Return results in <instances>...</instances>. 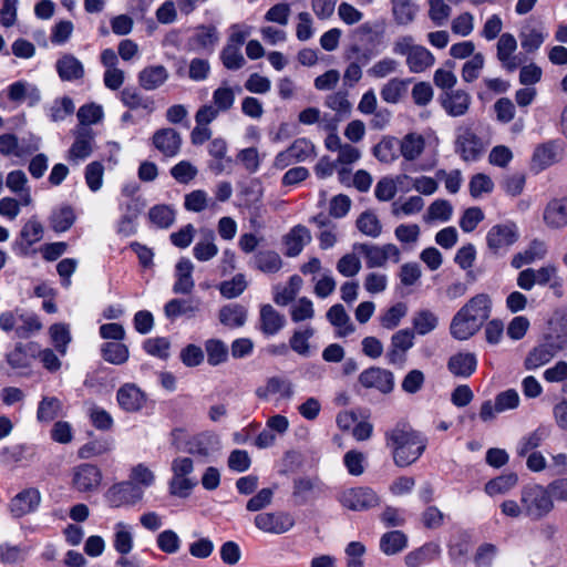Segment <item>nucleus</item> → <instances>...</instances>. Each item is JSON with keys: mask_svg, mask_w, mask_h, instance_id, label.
Segmentation results:
<instances>
[{"mask_svg": "<svg viewBox=\"0 0 567 567\" xmlns=\"http://www.w3.org/2000/svg\"><path fill=\"white\" fill-rule=\"evenodd\" d=\"M385 444L395 465L401 467L413 464L426 447L425 439L406 422H399L385 432Z\"/></svg>", "mask_w": 567, "mask_h": 567, "instance_id": "obj_1", "label": "nucleus"}, {"mask_svg": "<svg viewBox=\"0 0 567 567\" xmlns=\"http://www.w3.org/2000/svg\"><path fill=\"white\" fill-rule=\"evenodd\" d=\"M492 298L487 293L472 297L453 317L450 331L457 340H467L473 337L489 318Z\"/></svg>", "mask_w": 567, "mask_h": 567, "instance_id": "obj_2", "label": "nucleus"}, {"mask_svg": "<svg viewBox=\"0 0 567 567\" xmlns=\"http://www.w3.org/2000/svg\"><path fill=\"white\" fill-rule=\"evenodd\" d=\"M520 503L523 504L525 516L533 520L546 517L554 509V501L550 497L548 487L539 484H529L523 487Z\"/></svg>", "mask_w": 567, "mask_h": 567, "instance_id": "obj_3", "label": "nucleus"}, {"mask_svg": "<svg viewBox=\"0 0 567 567\" xmlns=\"http://www.w3.org/2000/svg\"><path fill=\"white\" fill-rule=\"evenodd\" d=\"M520 237L518 226L514 221L499 223L492 226L486 234V246L492 255L505 256Z\"/></svg>", "mask_w": 567, "mask_h": 567, "instance_id": "obj_4", "label": "nucleus"}, {"mask_svg": "<svg viewBox=\"0 0 567 567\" xmlns=\"http://www.w3.org/2000/svg\"><path fill=\"white\" fill-rule=\"evenodd\" d=\"M171 470L173 473L168 483L171 495L187 498L197 485V481L189 476L194 471L193 460L189 457H176L172 462Z\"/></svg>", "mask_w": 567, "mask_h": 567, "instance_id": "obj_5", "label": "nucleus"}, {"mask_svg": "<svg viewBox=\"0 0 567 567\" xmlns=\"http://www.w3.org/2000/svg\"><path fill=\"white\" fill-rule=\"evenodd\" d=\"M339 502L350 511L361 512L379 506L380 497L371 487L358 486L343 491Z\"/></svg>", "mask_w": 567, "mask_h": 567, "instance_id": "obj_6", "label": "nucleus"}, {"mask_svg": "<svg viewBox=\"0 0 567 567\" xmlns=\"http://www.w3.org/2000/svg\"><path fill=\"white\" fill-rule=\"evenodd\" d=\"M354 249L364 256L368 268H381L386 265L388 260L399 262L401 258L400 249L393 244L383 246L359 244L354 246Z\"/></svg>", "mask_w": 567, "mask_h": 567, "instance_id": "obj_7", "label": "nucleus"}, {"mask_svg": "<svg viewBox=\"0 0 567 567\" xmlns=\"http://www.w3.org/2000/svg\"><path fill=\"white\" fill-rule=\"evenodd\" d=\"M143 497V489L128 481L113 484L105 493L106 502L114 508L134 505L142 501Z\"/></svg>", "mask_w": 567, "mask_h": 567, "instance_id": "obj_8", "label": "nucleus"}, {"mask_svg": "<svg viewBox=\"0 0 567 567\" xmlns=\"http://www.w3.org/2000/svg\"><path fill=\"white\" fill-rule=\"evenodd\" d=\"M455 150L463 161L474 162L483 154L484 144L470 126H460L455 140Z\"/></svg>", "mask_w": 567, "mask_h": 567, "instance_id": "obj_9", "label": "nucleus"}, {"mask_svg": "<svg viewBox=\"0 0 567 567\" xmlns=\"http://www.w3.org/2000/svg\"><path fill=\"white\" fill-rule=\"evenodd\" d=\"M103 475L93 464H80L72 470V487L80 493H94L99 489Z\"/></svg>", "mask_w": 567, "mask_h": 567, "instance_id": "obj_10", "label": "nucleus"}, {"mask_svg": "<svg viewBox=\"0 0 567 567\" xmlns=\"http://www.w3.org/2000/svg\"><path fill=\"white\" fill-rule=\"evenodd\" d=\"M147 401V394L135 383H124L116 391V402L126 413H140Z\"/></svg>", "mask_w": 567, "mask_h": 567, "instance_id": "obj_11", "label": "nucleus"}, {"mask_svg": "<svg viewBox=\"0 0 567 567\" xmlns=\"http://www.w3.org/2000/svg\"><path fill=\"white\" fill-rule=\"evenodd\" d=\"M254 522L259 530L274 535L285 534L295 525L292 516L282 512L258 514Z\"/></svg>", "mask_w": 567, "mask_h": 567, "instance_id": "obj_12", "label": "nucleus"}, {"mask_svg": "<svg viewBox=\"0 0 567 567\" xmlns=\"http://www.w3.org/2000/svg\"><path fill=\"white\" fill-rule=\"evenodd\" d=\"M256 396L262 401L289 400L293 395L292 383L285 378L271 377L266 382L256 389Z\"/></svg>", "mask_w": 567, "mask_h": 567, "instance_id": "obj_13", "label": "nucleus"}, {"mask_svg": "<svg viewBox=\"0 0 567 567\" xmlns=\"http://www.w3.org/2000/svg\"><path fill=\"white\" fill-rule=\"evenodd\" d=\"M439 102L447 115L460 117L468 112L472 97L468 92L457 89L443 92Z\"/></svg>", "mask_w": 567, "mask_h": 567, "instance_id": "obj_14", "label": "nucleus"}, {"mask_svg": "<svg viewBox=\"0 0 567 567\" xmlns=\"http://www.w3.org/2000/svg\"><path fill=\"white\" fill-rule=\"evenodd\" d=\"M543 221L549 229H563L567 226V195L550 198L543 210Z\"/></svg>", "mask_w": 567, "mask_h": 567, "instance_id": "obj_15", "label": "nucleus"}, {"mask_svg": "<svg viewBox=\"0 0 567 567\" xmlns=\"http://www.w3.org/2000/svg\"><path fill=\"white\" fill-rule=\"evenodd\" d=\"M359 382L367 389H377L384 394L392 392L394 388L393 373L378 367L362 371L359 375Z\"/></svg>", "mask_w": 567, "mask_h": 567, "instance_id": "obj_16", "label": "nucleus"}, {"mask_svg": "<svg viewBox=\"0 0 567 567\" xmlns=\"http://www.w3.org/2000/svg\"><path fill=\"white\" fill-rule=\"evenodd\" d=\"M516 49L517 41L512 33H503L499 37L496 44V56L508 72H514L522 64V60L515 54Z\"/></svg>", "mask_w": 567, "mask_h": 567, "instance_id": "obj_17", "label": "nucleus"}, {"mask_svg": "<svg viewBox=\"0 0 567 567\" xmlns=\"http://www.w3.org/2000/svg\"><path fill=\"white\" fill-rule=\"evenodd\" d=\"M41 503V494L37 488H25L18 493L10 502V513L20 518L37 511Z\"/></svg>", "mask_w": 567, "mask_h": 567, "instance_id": "obj_18", "label": "nucleus"}, {"mask_svg": "<svg viewBox=\"0 0 567 567\" xmlns=\"http://www.w3.org/2000/svg\"><path fill=\"white\" fill-rule=\"evenodd\" d=\"M152 140L155 148L166 157H174L181 151L182 137L174 128H161L154 133Z\"/></svg>", "mask_w": 567, "mask_h": 567, "instance_id": "obj_19", "label": "nucleus"}, {"mask_svg": "<svg viewBox=\"0 0 567 567\" xmlns=\"http://www.w3.org/2000/svg\"><path fill=\"white\" fill-rule=\"evenodd\" d=\"M94 135L91 128L82 126L75 132V141L69 150L68 158L74 163L89 157L93 152Z\"/></svg>", "mask_w": 567, "mask_h": 567, "instance_id": "obj_20", "label": "nucleus"}, {"mask_svg": "<svg viewBox=\"0 0 567 567\" xmlns=\"http://www.w3.org/2000/svg\"><path fill=\"white\" fill-rule=\"evenodd\" d=\"M414 333L409 329L395 332L391 338V347L386 353L390 363L395 364L404 361L405 352L414 344Z\"/></svg>", "mask_w": 567, "mask_h": 567, "instance_id": "obj_21", "label": "nucleus"}, {"mask_svg": "<svg viewBox=\"0 0 567 567\" xmlns=\"http://www.w3.org/2000/svg\"><path fill=\"white\" fill-rule=\"evenodd\" d=\"M286 324V318L271 305H261L259 312V329L266 336L277 334Z\"/></svg>", "mask_w": 567, "mask_h": 567, "instance_id": "obj_22", "label": "nucleus"}, {"mask_svg": "<svg viewBox=\"0 0 567 567\" xmlns=\"http://www.w3.org/2000/svg\"><path fill=\"white\" fill-rule=\"evenodd\" d=\"M477 368V358L473 352H457L447 361L449 371L458 378L471 377Z\"/></svg>", "mask_w": 567, "mask_h": 567, "instance_id": "obj_23", "label": "nucleus"}, {"mask_svg": "<svg viewBox=\"0 0 567 567\" xmlns=\"http://www.w3.org/2000/svg\"><path fill=\"white\" fill-rule=\"evenodd\" d=\"M200 306L202 301L198 298L172 299L165 305L164 312L169 319L179 316L193 318L200 311Z\"/></svg>", "mask_w": 567, "mask_h": 567, "instance_id": "obj_24", "label": "nucleus"}, {"mask_svg": "<svg viewBox=\"0 0 567 567\" xmlns=\"http://www.w3.org/2000/svg\"><path fill=\"white\" fill-rule=\"evenodd\" d=\"M311 240L309 229L302 225H297L289 230L284 237V245L286 247V255L289 257L298 256L303 247Z\"/></svg>", "mask_w": 567, "mask_h": 567, "instance_id": "obj_25", "label": "nucleus"}, {"mask_svg": "<svg viewBox=\"0 0 567 567\" xmlns=\"http://www.w3.org/2000/svg\"><path fill=\"white\" fill-rule=\"evenodd\" d=\"M55 69L62 81H75L84 76L82 62L70 53H65L56 60Z\"/></svg>", "mask_w": 567, "mask_h": 567, "instance_id": "obj_26", "label": "nucleus"}, {"mask_svg": "<svg viewBox=\"0 0 567 567\" xmlns=\"http://www.w3.org/2000/svg\"><path fill=\"white\" fill-rule=\"evenodd\" d=\"M425 138L423 135L412 132L404 135L399 142L400 153L408 162L419 159L425 150Z\"/></svg>", "mask_w": 567, "mask_h": 567, "instance_id": "obj_27", "label": "nucleus"}, {"mask_svg": "<svg viewBox=\"0 0 567 567\" xmlns=\"http://www.w3.org/2000/svg\"><path fill=\"white\" fill-rule=\"evenodd\" d=\"M391 13L396 25H409L414 22L419 6L414 0H391Z\"/></svg>", "mask_w": 567, "mask_h": 567, "instance_id": "obj_28", "label": "nucleus"}, {"mask_svg": "<svg viewBox=\"0 0 567 567\" xmlns=\"http://www.w3.org/2000/svg\"><path fill=\"white\" fill-rule=\"evenodd\" d=\"M168 71L163 65H150L138 73V83L146 91H154L168 80Z\"/></svg>", "mask_w": 567, "mask_h": 567, "instance_id": "obj_29", "label": "nucleus"}, {"mask_svg": "<svg viewBox=\"0 0 567 567\" xmlns=\"http://www.w3.org/2000/svg\"><path fill=\"white\" fill-rule=\"evenodd\" d=\"M558 350L554 343L539 344L527 354L524 365L527 370L538 369L554 359Z\"/></svg>", "mask_w": 567, "mask_h": 567, "instance_id": "obj_30", "label": "nucleus"}, {"mask_svg": "<svg viewBox=\"0 0 567 567\" xmlns=\"http://www.w3.org/2000/svg\"><path fill=\"white\" fill-rule=\"evenodd\" d=\"M194 266L190 260L182 258L176 265V281L173 290L175 293H190L195 287L192 274Z\"/></svg>", "mask_w": 567, "mask_h": 567, "instance_id": "obj_31", "label": "nucleus"}, {"mask_svg": "<svg viewBox=\"0 0 567 567\" xmlns=\"http://www.w3.org/2000/svg\"><path fill=\"white\" fill-rule=\"evenodd\" d=\"M328 321L337 328V334L339 337H346L354 332V326L351 322L349 315L344 307L340 303L333 305L327 311Z\"/></svg>", "mask_w": 567, "mask_h": 567, "instance_id": "obj_32", "label": "nucleus"}, {"mask_svg": "<svg viewBox=\"0 0 567 567\" xmlns=\"http://www.w3.org/2000/svg\"><path fill=\"white\" fill-rule=\"evenodd\" d=\"M405 63L412 73H421L435 63V58L425 47L416 44Z\"/></svg>", "mask_w": 567, "mask_h": 567, "instance_id": "obj_33", "label": "nucleus"}, {"mask_svg": "<svg viewBox=\"0 0 567 567\" xmlns=\"http://www.w3.org/2000/svg\"><path fill=\"white\" fill-rule=\"evenodd\" d=\"M134 545L133 527L124 522H118L113 528V546L116 551L127 555Z\"/></svg>", "mask_w": 567, "mask_h": 567, "instance_id": "obj_34", "label": "nucleus"}, {"mask_svg": "<svg viewBox=\"0 0 567 567\" xmlns=\"http://www.w3.org/2000/svg\"><path fill=\"white\" fill-rule=\"evenodd\" d=\"M219 321L228 328H240L246 323L247 309L238 303L224 306L219 310Z\"/></svg>", "mask_w": 567, "mask_h": 567, "instance_id": "obj_35", "label": "nucleus"}, {"mask_svg": "<svg viewBox=\"0 0 567 567\" xmlns=\"http://www.w3.org/2000/svg\"><path fill=\"white\" fill-rule=\"evenodd\" d=\"M254 266L264 274H276L282 267V259L274 250H260L254 256Z\"/></svg>", "mask_w": 567, "mask_h": 567, "instance_id": "obj_36", "label": "nucleus"}, {"mask_svg": "<svg viewBox=\"0 0 567 567\" xmlns=\"http://www.w3.org/2000/svg\"><path fill=\"white\" fill-rule=\"evenodd\" d=\"M302 278L298 275H293L290 277L289 282L287 286H276L275 287V293H274V301L281 307L287 306L290 303L296 296L299 293L301 287H302Z\"/></svg>", "mask_w": 567, "mask_h": 567, "instance_id": "obj_37", "label": "nucleus"}, {"mask_svg": "<svg viewBox=\"0 0 567 567\" xmlns=\"http://www.w3.org/2000/svg\"><path fill=\"white\" fill-rule=\"evenodd\" d=\"M409 80L393 78L381 87V97L384 102L396 104L406 94Z\"/></svg>", "mask_w": 567, "mask_h": 567, "instance_id": "obj_38", "label": "nucleus"}, {"mask_svg": "<svg viewBox=\"0 0 567 567\" xmlns=\"http://www.w3.org/2000/svg\"><path fill=\"white\" fill-rule=\"evenodd\" d=\"M549 429L539 426L535 431L524 436L517 446V454L526 456L528 453L542 445V443L549 436Z\"/></svg>", "mask_w": 567, "mask_h": 567, "instance_id": "obj_39", "label": "nucleus"}, {"mask_svg": "<svg viewBox=\"0 0 567 567\" xmlns=\"http://www.w3.org/2000/svg\"><path fill=\"white\" fill-rule=\"evenodd\" d=\"M62 412V402L55 396H43L39 402L37 419L39 422L49 423Z\"/></svg>", "mask_w": 567, "mask_h": 567, "instance_id": "obj_40", "label": "nucleus"}, {"mask_svg": "<svg viewBox=\"0 0 567 567\" xmlns=\"http://www.w3.org/2000/svg\"><path fill=\"white\" fill-rule=\"evenodd\" d=\"M427 17L436 27H443L447 23L452 8L445 0H427Z\"/></svg>", "mask_w": 567, "mask_h": 567, "instance_id": "obj_41", "label": "nucleus"}, {"mask_svg": "<svg viewBox=\"0 0 567 567\" xmlns=\"http://www.w3.org/2000/svg\"><path fill=\"white\" fill-rule=\"evenodd\" d=\"M406 536L400 530L385 533L380 540L381 550L388 555H395L406 547Z\"/></svg>", "mask_w": 567, "mask_h": 567, "instance_id": "obj_42", "label": "nucleus"}, {"mask_svg": "<svg viewBox=\"0 0 567 567\" xmlns=\"http://www.w3.org/2000/svg\"><path fill=\"white\" fill-rule=\"evenodd\" d=\"M557 147L553 142L544 143L535 148L533 164L539 169L553 165L557 161Z\"/></svg>", "mask_w": 567, "mask_h": 567, "instance_id": "obj_43", "label": "nucleus"}, {"mask_svg": "<svg viewBox=\"0 0 567 567\" xmlns=\"http://www.w3.org/2000/svg\"><path fill=\"white\" fill-rule=\"evenodd\" d=\"M51 341L61 355L66 354L68 346L72 340L70 328L65 323H54L49 328Z\"/></svg>", "mask_w": 567, "mask_h": 567, "instance_id": "obj_44", "label": "nucleus"}, {"mask_svg": "<svg viewBox=\"0 0 567 567\" xmlns=\"http://www.w3.org/2000/svg\"><path fill=\"white\" fill-rule=\"evenodd\" d=\"M218 254V247L215 244V235L208 230L204 238L194 247V256L199 261H208Z\"/></svg>", "mask_w": 567, "mask_h": 567, "instance_id": "obj_45", "label": "nucleus"}, {"mask_svg": "<svg viewBox=\"0 0 567 567\" xmlns=\"http://www.w3.org/2000/svg\"><path fill=\"white\" fill-rule=\"evenodd\" d=\"M517 475L514 473L497 476L485 485V492L489 496L505 494L517 484Z\"/></svg>", "mask_w": 567, "mask_h": 567, "instance_id": "obj_46", "label": "nucleus"}, {"mask_svg": "<svg viewBox=\"0 0 567 567\" xmlns=\"http://www.w3.org/2000/svg\"><path fill=\"white\" fill-rule=\"evenodd\" d=\"M453 213V207L446 199H436L427 208L423 216L425 223L434 220L447 221Z\"/></svg>", "mask_w": 567, "mask_h": 567, "instance_id": "obj_47", "label": "nucleus"}, {"mask_svg": "<svg viewBox=\"0 0 567 567\" xmlns=\"http://www.w3.org/2000/svg\"><path fill=\"white\" fill-rule=\"evenodd\" d=\"M75 214L70 206H63L53 210L50 223L52 228L58 231H66L74 224Z\"/></svg>", "mask_w": 567, "mask_h": 567, "instance_id": "obj_48", "label": "nucleus"}, {"mask_svg": "<svg viewBox=\"0 0 567 567\" xmlns=\"http://www.w3.org/2000/svg\"><path fill=\"white\" fill-rule=\"evenodd\" d=\"M193 39L202 49L213 50L219 41V34L215 25H199Z\"/></svg>", "mask_w": 567, "mask_h": 567, "instance_id": "obj_49", "label": "nucleus"}, {"mask_svg": "<svg viewBox=\"0 0 567 567\" xmlns=\"http://www.w3.org/2000/svg\"><path fill=\"white\" fill-rule=\"evenodd\" d=\"M358 229L365 236L377 238L382 231V225L372 212L362 213L357 219Z\"/></svg>", "mask_w": 567, "mask_h": 567, "instance_id": "obj_50", "label": "nucleus"}, {"mask_svg": "<svg viewBox=\"0 0 567 567\" xmlns=\"http://www.w3.org/2000/svg\"><path fill=\"white\" fill-rule=\"evenodd\" d=\"M235 91L228 85H221L213 92V104L220 113L230 111L235 104Z\"/></svg>", "mask_w": 567, "mask_h": 567, "instance_id": "obj_51", "label": "nucleus"}, {"mask_svg": "<svg viewBox=\"0 0 567 567\" xmlns=\"http://www.w3.org/2000/svg\"><path fill=\"white\" fill-rule=\"evenodd\" d=\"M155 473L143 463L131 468L128 482H132L141 489L151 487L155 483Z\"/></svg>", "mask_w": 567, "mask_h": 567, "instance_id": "obj_52", "label": "nucleus"}, {"mask_svg": "<svg viewBox=\"0 0 567 567\" xmlns=\"http://www.w3.org/2000/svg\"><path fill=\"white\" fill-rule=\"evenodd\" d=\"M424 207V200L421 196H411L404 202L396 200L392 204L391 209L394 216L414 215L420 213Z\"/></svg>", "mask_w": 567, "mask_h": 567, "instance_id": "obj_53", "label": "nucleus"}, {"mask_svg": "<svg viewBox=\"0 0 567 567\" xmlns=\"http://www.w3.org/2000/svg\"><path fill=\"white\" fill-rule=\"evenodd\" d=\"M43 233L42 224L35 217H32L23 225L20 237L27 247H31L42 239Z\"/></svg>", "mask_w": 567, "mask_h": 567, "instance_id": "obj_54", "label": "nucleus"}, {"mask_svg": "<svg viewBox=\"0 0 567 567\" xmlns=\"http://www.w3.org/2000/svg\"><path fill=\"white\" fill-rule=\"evenodd\" d=\"M121 101L127 107L135 110L142 107L152 112L154 110V102L150 99L143 97L136 90L134 89H124L121 93Z\"/></svg>", "mask_w": 567, "mask_h": 567, "instance_id": "obj_55", "label": "nucleus"}, {"mask_svg": "<svg viewBox=\"0 0 567 567\" xmlns=\"http://www.w3.org/2000/svg\"><path fill=\"white\" fill-rule=\"evenodd\" d=\"M102 354L105 361L113 364H122L128 359V349L123 343L107 342L102 348Z\"/></svg>", "mask_w": 567, "mask_h": 567, "instance_id": "obj_56", "label": "nucleus"}, {"mask_svg": "<svg viewBox=\"0 0 567 567\" xmlns=\"http://www.w3.org/2000/svg\"><path fill=\"white\" fill-rule=\"evenodd\" d=\"M312 328H306L302 331H295L289 340L290 348L302 357H308L310 353L309 339L313 336Z\"/></svg>", "mask_w": 567, "mask_h": 567, "instance_id": "obj_57", "label": "nucleus"}, {"mask_svg": "<svg viewBox=\"0 0 567 567\" xmlns=\"http://www.w3.org/2000/svg\"><path fill=\"white\" fill-rule=\"evenodd\" d=\"M157 547L165 554H176L181 548V538L172 529L161 532L156 537Z\"/></svg>", "mask_w": 567, "mask_h": 567, "instance_id": "obj_58", "label": "nucleus"}, {"mask_svg": "<svg viewBox=\"0 0 567 567\" xmlns=\"http://www.w3.org/2000/svg\"><path fill=\"white\" fill-rule=\"evenodd\" d=\"M520 45L527 53L537 51L544 43L545 35L542 31L529 28L525 29L519 33Z\"/></svg>", "mask_w": 567, "mask_h": 567, "instance_id": "obj_59", "label": "nucleus"}, {"mask_svg": "<svg viewBox=\"0 0 567 567\" xmlns=\"http://www.w3.org/2000/svg\"><path fill=\"white\" fill-rule=\"evenodd\" d=\"M210 198L203 189H196L185 195V209L194 213H200L209 206Z\"/></svg>", "mask_w": 567, "mask_h": 567, "instance_id": "obj_60", "label": "nucleus"}, {"mask_svg": "<svg viewBox=\"0 0 567 567\" xmlns=\"http://www.w3.org/2000/svg\"><path fill=\"white\" fill-rule=\"evenodd\" d=\"M223 64L228 70H238L244 66L246 60L240 48L226 44L220 54Z\"/></svg>", "mask_w": 567, "mask_h": 567, "instance_id": "obj_61", "label": "nucleus"}, {"mask_svg": "<svg viewBox=\"0 0 567 567\" xmlns=\"http://www.w3.org/2000/svg\"><path fill=\"white\" fill-rule=\"evenodd\" d=\"M485 58L482 53H475L462 68V79L466 83L475 81L484 68Z\"/></svg>", "mask_w": 567, "mask_h": 567, "instance_id": "obj_62", "label": "nucleus"}, {"mask_svg": "<svg viewBox=\"0 0 567 567\" xmlns=\"http://www.w3.org/2000/svg\"><path fill=\"white\" fill-rule=\"evenodd\" d=\"M437 326V318L436 316L429 311V310H422L417 312L413 318V328L416 331V333L423 336L431 331H433Z\"/></svg>", "mask_w": 567, "mask_h": 567, "instance_id": "obj_63", "label": "nucleus"}, {"mask_svg": "<svg viewBox=\"0 0 567 567\" xmlns=\"http://www.w3.org/2000/svg\"><path fill=\"white\" fill-rule=\"evenodd\" d=\"M324 104L334 111L339 117L348 116L351 112V103L343 92H336L328 95Z\"/></svg>", "mask_w": 567, "mask_h": 567, "instance_id": "obj_64", "label": "nucleus"}]
</instances>
